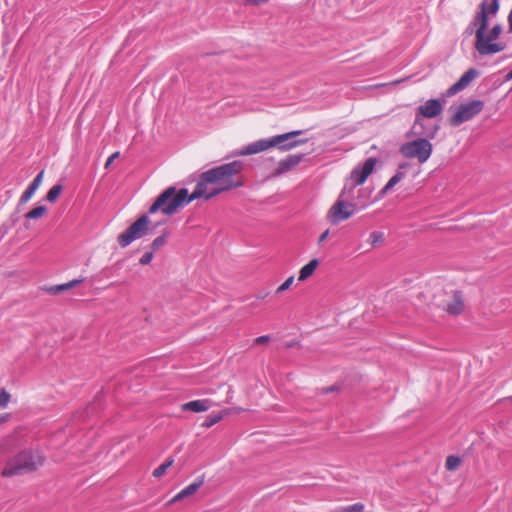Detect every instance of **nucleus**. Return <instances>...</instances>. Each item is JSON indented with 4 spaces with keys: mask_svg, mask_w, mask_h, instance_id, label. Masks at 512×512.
Wrapping results in <instances>:
<instances>
[{
    "mask_svg": "<svg viewBox=\"0 0 512 512\" xmlns=\"http://www.w3.org/2000/svg\"><path fill=\"white\" fill-rule=\"evenodd\" d=\"M355 210V204L345 201L341 194L329 209L327 218L332 224H338L341 221L349 219L354 214Z\"/></svg>",
    "mask_w": 512,
    "mask_h": 512,
    "instance_id": "obj_9",
    "label": "nucleus"
},
{
    "mask_svg": "<svg viewBox=\"0 0 512 512\" xmlns=\"http://www.w3.org/2000/svg\"><path fill=\"white\" fill-rule=\"evenodd\" d=\"M229 412L228 410L220 411L216 414H211L207 417V419L201 424L203 428H210L214 424L218 423L223 419L225 415H227Z\"/></svg>",
    "mask_w": 512,
    "mask_h": 512,
    "instance_id": "obj_19",
    "label": "nucleus"
},
{
    "mask_svg": "<svg viewBox=\"0 0 512 512\" xmlns=\"http://www.w3.org/2000/svg\"><path fill=\"white\" fill-rule=\"evenodd\" d=\"M43 178H44V171H41L38 173V175L33 179L32 183L35 184V185H38L39 187L41 186L42 184V181H43Z\"/></svg>",
    "mask_w": 512,
    "mask_h": 512,
    "instance_id": "obj_35",
    "label": "nucleus"
},
{
    "mask_svg": "<svg viewBox=\"0 0 512 512\" xmlns=\"http://www.w3.org/2000/svg\"><path fill=\"white\" fill-rule=\"evenodd\" d=\"M150 220L147 215L140 216L134 223H132L125 231L120 233L117 237L118 244L125 248L133 241L145 236L149 230Z\"/></svg>",
    "mask_w": 512,
    "mask_h": 512,
    "instance_id": "obj_7",
    "label": "nucleus"
},
{
    "mask_svg": "<svg viewBox=\"0 0 512 512\" xmlns=\"http://www.w3.org/2000/svg\"><path fill=\"white\" fill-rule=\"evenodd\" d=\"M35 194L34 191H32L31 189L27 188L23 194L21 195L20 197V203L22 204H25L27 203L31 198L32 196Z\"/></svg>",
    "mask_w": 512,
    "mask_h": 512,
    "instance_id": "obj_30",
    "label": "nucleus"
},
{
    "mask_svg": "<svg viewBox=\"0 0 512 512\" xmlns=\"http://www.w3.org/2000/svg\"><path fill=\"white\" fill-rule=\"evenodd\" d=\"M509 32L512 33V7L507 17Z\"/></svg>",
    "mask_w": 512,
    "mask_h": 512,
    "instance_id": "obj_37",
    "label": "nucleus"
},
{
    "mask_svg": "<svg viewBox=\"0 0 512 512\" xmlns=\"http://www.w3.org/2000/svg\"><path fill=\"white\" fill-rule=\"evenodd\" d=\"M368 241L372 247H377L383 243L384 233L380 231H373L370 233Z\"/></svg>",
    "mask_w": 512,
    "mask_h": 512,
    "instance_id": "obj_22",
    "label": "nucleus"
},
{
    "mask_svg": "<svg viewBox=\"0 0 512 512\" xmlns=\"http://www.w3.org/2000/svg\"><path fill=\"white\" fill-rule=\"evenodd\" d=\"M483 107L484 103L481 100L462 103L455 108L453 114L450 116L449 124L454 127L459 126L478 115L483 110Z\"/></svg>",
    "mask_w": 512,
    "mask_h": 512,
    "instance_id": "obj_8",
    "label": "nucleus"
},
{
    "mask_svg": "<svg viewBox=\"0 0 512 512\" xmlns=\"http://www.w3.org/2000/svg\"><path fill=\"white\" fill-rule=\"evenodd\" d=\"M80 283H82V280H72V281H70L68 283L56 286L54 288V291L55 292L65 291V290H68V289H71V288L75 287L76 285H78Z\"/></svg>",
    "mask_w": 512,
    "mask_h": 512,
    "instance_id": "obj_26",
    "label": "nucleus"
},
{
    "mask_svg": "<svg viewBox=\"0 0 512 512\" xmlns=\"http://www.w3.org/2000/svg\"><path fill=\"white\" fill-rule=\"evenodd\" d=\"M318 265L319 262L317 259H312L311 261H309L300 269L298 280L302 282L308 279L315 272Z\"/></svg>",
    "mask_w": 512,
    "mask_h": 512,
    "instance_id": "obj_18",
    "label": "nucleus"
},
{
    "mask_svg": "<svg viewBox=\"0 0 512 512\" xmlns=\"http://www.w3.org/2000/svg\"><path fill=\"white\" fill-rule=\"evenodd\" d=\"M499 9V0H483L479 6V12L474 18V25L477 26L475 31V49L480 55H491L505 49V43L495 42L502 33V26L496 24L487 31L489 18L496 16Z\"/></svg>",
    "mask_w": 512,
    "mask_h": 512,
    "instance_id": "obj_2",
    "label": "nucleus"
},
{
    "mask_svg": "<svg viewBox=\"0 0 512 512\" xmlns=\"http://www.w3.org/2000/svg\"><path fill=\"white\" fill-rule=\"evenodd\" d=\"M443 111V104L437 99H429L424 104L418 107L417 115L415 118L414 127L420 124V116L425 118H434L440 115Z\"/></svg>",
    "mask_w": 512,
    "mask_h": 512,
    "instance_id": "obj_11",
    "label": "nucleus"
},
{
    "mask_svg": "<svg viewBox=\"0 0 512 512\" xmlns=\"http://www.w3.org/2000/svg\"><path fill=\"white\" fill-rule=\"evenodd\" d=\"M29 189H31L32 191L36 192L37 189L39 188L38 185H35L33 184L32 182L30 183V185L28 186Z\"/></svg>",
    "mask_w": 512,
    "mask_h": 512,
    "instance_id": "obj_39",
    "label": "nucleus"
},
{
    "mask_svg": "<svg viewBox=\"0 0 512 512\" xmlns=\"http://www.w3.org/2000/svg\"><path fill=\"white\" fill-rule=\"evenodd\" d=\"M328 235H329V230H325V231L320 235V237H319V239H318V243L320 244V243H322L323 241H325V240L327 239Z\"/></svg>",
    "mask_w": 512,
    "mask_h": 512,
    "instance_id": "obj_36",
    "label": "nucleus"
},
{
    "mask_svg": "<svg viewBox=\"0 0 512 512\" xmlns=\"http://www.w3.org/2000/svg\"><path fill=\"white\" fill-rule=\"evenodd\" d=\"M435 132L427 138H417L413 141L403 143L400 148V154L406 159H417L420 164L425 163L432 155L433 145L429 139L434 138Z\"/></svg>",
    "mask_w": 512,
    "mask_h": 512,
    "instance_id": "obj_6",
    "label": "nucleus"
},
{
    "mask_svg": "<svg viewBox=\"0 0 512 512\" xmlns=\"http://www.w3.org/2000/svg\"><path fill=\"white\" fill-rule=\"evenodd\" d=\"M512 79V70L506 75V80Z\"/></svg>",
    "mask_w": 512,
    "mask_h": 512,
    "instance_id": "obj_41",
    "label": "nucleus"
},
{
    "mask_svg": "<svg viewBox=\"0 0 512 512\" xmlns=\"http://www.w3.org/2000/svg\"><path fill=\"white\" fill-rule=\"evenodd\" d=\"M47 212V208L45 206H38L28 213H26L25 218L27 219H38L43 217Z\"/></svg>",
    "mask_w": 512,
    "mask_h": 512,
    "instance_id": "obj_23",
    "label": "nucleus"
},
{
    "mask_svg": "<svg viewBox=\"0 0 512 512\" xmlns=\"http://www.w3.org/2000/svg\"><path fill=\"white\" fill-rule=\"evenodd\" d=\"M293 282H294V276L288 277L281 285H279L277 287L276 293L281 294L284 291L288 290L291 287V285L293 284Z\"/></svg>",
    "mask_w": 512,
    "mask_h": 512,
    "instance_id": "obj_27",
    "label": "nucleus"
},
{
    "mask_svg": "<svg viewBox=\"0 0 512 512\" xmlns=\"http://www.w3.org/2000/svg\"><path fill=\"white\" fill-rule=\"evenodd\" d=\"M29 189H31L32 191L36 192L37 189L39 188L38 185H35L33 184L32 182L30 183V185L28 186Z\"/></svg>",
    "mask_w": 512,
    "mask_h": 512,
    "instance_id": "obj_40",
    "label": "nucleus"
},
{
    "mask_svg": "<svg viewBox=\"0 0 512 512\" xmlns=\"http://www.w3.org/2000/svg\"><path fill=\"white\" fill-rule=\"evenodd\" d=\"M119 156H120V152H119V151H116V152H114L111 156H109V157H108V159H107V161H106V163H105V168H108V167L112 164V162H113L116 158H118Z\"/></svg>",
    "mask_w": 512,
    "mask_h": 512,
    "instance_id": "obj_34",
    "label": "nucleus"
},
{
    "mask_svg": "<svg viewBox=\"0 0 512 512\" xmlns=\"http://www.w3.org/2000/svg\"><path fill=\"white\" fill-rule=\"evenodd\" d=\"M377 160L373 157L368 158L362 167H355L350 174V179L355 186L365 183L367 178L372 174Z\"/></svg>",
    "mask_w": 512,
    "mask_h": 512,
    "instance_id": "obj_12",
    "label": "nucleus"
},
{
    "mask_svg": "<svg viewBox=\"0 0 512 512\" xmlns=\"http://www.w3.org/2000/svg\"><path fill=\"white\" fill-rule=\"evenodd\" d=\"M173 464V459L169 458L167 459L164 463H162L160 466H158L156 469H154L153 471V476L156 477V478H160L161 476H163L167 469Z\"/></svg>",
    "mask_w": 512,
    "mask_h": 512,
    "instance_id": "obj_24",
    "label": "nucleus"
},
{
    "mask_svg": "<svg viewBox=\"0 0 512 512\" xmlns=\"http://www.w3.org/2000/svg\"><path fill=\"white\" fill-rule=\"evenodd\" d=\"M203 481L202 480H199L197 482H193L191 483L190 485H188L187 487H185L184 489H182L180 492H178L170 501L169 503L172 504V503H175L177 501H180L184 498H187L193 494H195L198 489L201 487Z\"/></svg>",
    "mask_w": 512,
    "mask_h": 512,
    "instance_id": "obj_17",
    "label": "nucleus"
},
{
    "mask_svg": "<svg viewBox=\"0 0 512 512\" xmlns=\"http://www.w3.org/2000/svg\"><path fill=\"white\" fill-rule=\"evenodd\" d=\"M461 463V459L457 456L450 455L446 458L445 467L449 471L456 470Z\"/></svg>",
    "mask_w": 512,
    "mask_h": 512,
    "instance_id": "obj_25",
    "label": "nucleus"
},
{
    "mask_svg": "<svg viewBox=\"0 0 512 512\" xmlns=\"http://www.w3.org/2000/svg\"><path fill=\"white\" fill-rule=\"evenodd\" d=\"M8 419H9V415L8 414L0 415V424L6 422Z\"/></svg>",
    "mask_w": 512,
    "mask_h": 512,
    "instance_id": "obj_38",
    "label": "nucleus"
},
{
    "mask_svg": "<svg viewBox=\"0 0 512 512\" xmlns=\"http://www.w3.org/2000/svg\"><path fill=\"white\" fill-rule=\"evenodd\" d=\"M168 234H169V233H168V231H164V232L162 233V235H160V236L156 237V238L152 241L150 248H151V250H152L153 252H155V251L159 250L162 246H164V245H165L166 240H167V237H168Z\"/></svg>",
    "mask_w": 512,
    "mask_h": 512,
    "instance_id": "obj_21",
    "label": "nucleus"
},
{
    "mask_svg": "<svg viewBox=\"0 0 512 512\" xmlns=\"http://www.w3.org/2000/svg\"><path fill=\"white\" fill-rule=\"evenodd\" d=\"M479 72L474 68L468 69L459 80L454 83L448 90L447 95L452 96L465 89L476 77H478Z\"/></svg>",
    "mask_w": 512,
    "mask_h": 512,
    "instance_id": "obj_14",
    "label": "nucleus"
},
{
    "mask_svg": "<svg viewBox=\"0 0 512 512\" xmlns=\"http://www.w3.org/2000/svg\"><path fill=\"white\" fill-rule=\"evenodd\" d=\"M63 190L62 185L57 184L50 188L46 194V200L53 203L55 202Z\"/></svg>",
    "mask_w": 512,
    "mask_h": 512,
    "instance_id": "obj_20",
    "label": "nucleus"
},
{
    "mask_svg": "<svg viewBox=\"0 0 512 512\" xmlns=\"http://www.w3.org/2000/svg\"><path fill=\"white\" fill-rule=\"evenodd\" d=\"M365 506L362 503H354L341 509L340 512H363Z\"/></svg>",
    "mask_w": 512,
    "mask_h": 512,
    "instance_id": "obj_28",
    "label": "nucleus"
},
{
    "mask_svg": "<svg viewBox=\"0 0 512 512\" xmlns=\"http://www.w3.org/2000/svg\"><path fill=\"white\" fill-rule=\"evenodd\" d=\"M443 310L451 316H459L464 312L465 303L463 294L458 290H453L448 294L442 304Z\"/></svg>",
    "mask_w": 512,
    "mask_h": 512,
    "instance_id": "obj_10",
    "label": "nucleus"
},
{
    "mask_svg": "<svg viewBox=\"0 0 512 512\" xmlns=\"http://www.w3.org/2000/svg\"><path fill=\"white\" fill-rule=\"evenodd\" d=\"M195 199L192 198V193L189 195L186 188L177 190L175 187H168L156 198L148 212L154 214L157 211H161L163 214L171 216L179 208L191 203Z\"/></svg>",
    "mask_w": 512,
    "mask_h": 512,
    "instance_id": "obj_4",
    "label": "nucleus"
},
{
    "mask_svg": "<svg viewBox=\"0 0 512 512\" xmlns=\"http://www.w3.org/2000/svg\"><path fill=\"white\" fill-rule=\"evenodd\" d=\"M211 401L208 399L203 400H193L187 403L182 404L181 408L184 411H192V412H204L207 411L210 407Z\"/></svg>",
    "mask_w": 512,
    "mask_h": 512,
    "instance_id": "obj_16",
    "label": "nucleus"
},
{
    "mask_svg": "<svg viewBox=\"0 0 512 512\" xmlns=\"http://www.w3.org/2000/svg\"><path fill=\"white\" fill-rule=\"evenodd\" d=\"M269 0H245V5L259 6L267 3Z\"/></svg>",
    "mask_w": 512,
    "mask_h": 512,
    "instance_id": "obj_33",
    "label": "nucleus"
},
{
    "mask_svg": "<svg viewBox=\"0 0 512 512\" xmlns=\"http://www.w3.org/2000/svg\"><path fill=\"white\" fill-rule=\"evenodd\" d=\"M44 463V456L39 451L25 450L10 459L1 474L12 477L37 470Z\"/></svg>",
    "mask_w": 512,
    "mask_h": 512,
    "instance_id": "obj_5",
    "label": "nucleus"
},
{
    "mask_svg": "<svg viewBox=\"0 0 512 512\" xmlns=\"http://www.w3.org/2000/svg\"><path fill=\"white\" fill-rule=\"evenodd\" d=\"M302 134L301 130H295L288 133L273 136L269 139H260L253 143L248 144L246 147L234 153L235 156H248L267 151L273 147L278 146L282 151H289L297 146L303 145L307 140L300 139L290 141L292 138Z\"/></svg>",
    "mask_w": 512,
    "mask_h": 512,
    "instance_id": "obj_3",
    "label": "nucleus"
},
{
    "mask_svg": "<svg viewBox=\"0 0 512 512\" xmlns=\"http://www.w3.org/2000/svg\"><path fill=\"white\" fill-rule=\"evenodd\" d=\"M10 399L11 395L4 388H2L0 390V407H7L8 403L10 402Z\"/></svg>",
    "mask_w": 512,
    "mask_h": 512,
    "instance_id": "obj_29",
    "label": "nucleus"
},
{
    "mask_svg": "<svg viewBox=\"0 0 512 512\" xmlns=\"http://www.w3.org/2000/svg\"><path fill=\"white\" fill-rule=\"evenodd\" d=\"M269 341H270V337L268 335L259 336L253 340L254 344H256V345L268 344Z\"/></svg>",
    "mask_w": 512,
    "mask_h": 512,
    "instance_id": "obj_32",
    "label": "nucleus"
},
{
    "mask_svg": "<svg viewBox=\"0 0 512 512\" xmlns=\"http://www.w3.org/2000/svg\"><path fill=\"white\" fill-rule=\"evenodd\" d=\"M408 166V163H402L398 166L396 174L393 177H391L387 184L381 189V196L386 195L398 182H400L404 178L405 174L403 170L406 169Z\"/></svg>",
    "mask_w": 512,
    "mask_h": 512,
    "instance_id": "obj_15",
    "label": "nucleus"
},
{
    "mask_svg": "<svg viewBox=\"0 0 512 512\" xmlns=\"http://www.w3.org/2000/svg\"><path fill=\"white\" fill-rule=\"evenodd\" d=\"M243 167V162L232 161L203 172L192 192V198L207 200L222 192L243 186Z\"/></svg>",
    "mask_w": 512,
    "mask_h": 512,
    "instance_id": "obj_1",
    "label": "nucleus"
},
{
    "mask_svg": "<svg viewBox=\"0 0 512 512\" xmlns=\"http://www.w3.org/2000/svg\"><path fill=\"white\" fill-rule=\"evenodd\" d=\"M303 159V154L288 155L284 159L280 160L271 174L272 177H278L284 173L293 170Z\"/></svg>",
    "mask_w": 512,
    "mask_h": 512,
    "instance_id": "obj_13",
    "label": "nucleus"
},
{
    "mask_svg": "<svg viewBox=\"0 0 512 512\" xmlns=\"http://www.w3.org/2000/svg\"><path fill=\"white\" fill-rule=\"evenodd\" d=\"M153 255H154V252L152 250L144 253L143 256L140 258L139 263L142 265L149 264L153 259Z\"/></svg>",
    "mask_w": 512,
    "mask_h": 512,
    "instance_id": "obj_31",
    "label": "nucleus"
}]
</instances>
